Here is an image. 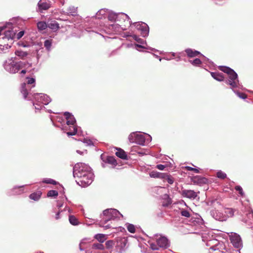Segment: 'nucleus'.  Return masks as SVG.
<instances>
[{
  "label": "nucleus",
  "mask_w": 253,
  "mask_h": 253,
  "mask_svg": "<svg viewBox=\"0 0 253 253\" xmlns=\"http://www.w3.org/2000/svg\"><path fill=\"white\" fill-rule=\"evenodd\" d=\"M73 174L75 177L78 178V183L83 187L90 185L93 181V174L91 168L84 163H77L74 167Z\"/></svg>",
  "instance_id": "nucleus-1"
},
{
  "label": "nucleus",
  "mask_w": 253,
  "mask_h": 253,
  "mask_svg": "<svg viewBox=\"0 0 253 253\" xmlns=\"http://www.w3.org/2000/svg\"><path fill=\"white\" fill-rule=\"evenodd\" d=\"M218 69L228 75L229 80L226 81V84H229L231 88L236 87L238 83L236 73L233 69L226 66H219Z\"/></svg>",
  "instance_id": "nucleus-2"
},
{
  "label": "nucleus",
  "mask_w": 253,
  "mask_h": 253,
  "mask_svg": "<svg viewBox=\"0 0 253 253\" xmlns=\"http://www.w3.org/2000/svg\"><path fill=\"white\" fill-rule=\"evenodd\" d=\"M32 63L28 62L19 61L11 64L10 72L13 74L17 73L22 68L28 69L32 67Z\"/></svg>",
  "instance_id": "nucleus-3"
},
{
  "label": "nucleus",
  "mask_w": 253,
  "mask_h": 253,
  "mask_svg": "<svg viewBox=\"0 0 253 253\" xmlns=\"http://www.w3.org/2000/svg\"><path fill=\"white\" fill-rule=\"evenodd\" d=\"M119 213V211L116 209H110L104 210L103 212V215L104 216L103 218L104 222L102 223L106 224L108 221L115 219L117 217Z\"/></svg>",
  "instance_id": "nucleus-4"
},
{
  "label": "nucleus",
  "mask_w": 253,
  "mask_h": 253,
  "mask_svg": "<svg viewBox=\"0 0 253 253\" xmlns=\"http://www.w3.org/2000/svg\"><path fill=\"white\" fill-rule=\"evenodd\" d=\"M231 242L233 246L236 248H240L242 246V242L240 235L234 233L230 236Z\"/></svg>",
  "instance_id": "nucleus-5"
},
{
  "label": "nucleus",
  "mask_w": 253,
  "mask_h": 253,
  "mask_svg": "<svg viewBox=\"0 0 253 253\" xmlns=\"http://www.w3.org/2000/svg\"><path fill=\"white\" fill-rule=\"evenodd\" d=\"M181 195L183 197L189 199H195L197 196V193L192 190H183L181 192Z\"/></svg>",
  "instance_id": "nucleus-6"
},
{
  "label": "nucleus",
  "mask_w": 253,
  "mask_h": 253,
  "mask_svg": "<svg viewBox=\"0 0 253 253\" xmlns=\"http://www.w3.org/2000/svg\"><path fill=\"white\" fill-rule=\"evenodd\" d=\"M191 181L194 184L201 185L208 182V179L205 177L199 175L193 176L191 178Z\"/></svg>",
  "instance_id": "nucleus-7"
},
{
  "label": "nucleus",
  "mask_w": 253,
  "mask_h": 253,
  "mask_svg": "<svg viewBox=\"0 0 253 253\" xmlns=\"http://www.w3.org/2000/svg\"><path fill=\"white\" fill-rule=\"evenodd\" d=\"M116 247L119 248L120 251H122L127 243V240L126 238H120L117 240Z\"/></svg>",
  "instance_id": "nucleus-8"
},
{
  "label": "nucleus",
  "mask_w": 253,
  "mask_h": 253,
  "mask_svg": "<svg viewBox=\"0 0 253 253\" xmlns=\"http://www.w3.org/2000/svg\"><path fill=\"white\" fill-rule=\"evenodd\" d=\"M102 161L105 163L116 166L117 164V161L114 157L108 156L106 157L103 154L101 155Z\"/></svg>",
  "instance_id": "nucleus-9"
},
{
  "label": "nucleus",
  "mask_w": 253,
  "mask_h": 253,
  "mask_svg": "<svg viewBox=\"0 0 253 253\" xmlns=\"http://www.w3.org/2000/svg\"><path fill=\"white\" fill-rule=\"evenodd\" d=\"M38 6L40 10H47L50 7L49 1L47 0H40Z\"/></svg>",
  "instance_id": "nucleus-10"
},
{
  "label": "nucleus",
  "mask_w": 253,
  "mask_h": 253,
  "mask_svg": "<svg viewBox=\"0 0 253 253\" xmlns=\"http://www.w3.org/2000/svg\"><path fill=\"white\" fill-rule=\"evenodd\" d=\"M115 154L118 157L122 159H127V154L126 152L121 148H117V151L116 152Z\"/></svg>",
  "instance_id": "nucleus-11"
},
{
  "label": "nucleus",
  "mask_w": 253,
  "mask_h": 253,
  "mask_svg": "<svg viewBox=\"0 0 253 253\" xmlns=\"http://www.w3.org/2000/svg\"><path fill=\"white\" fill-rule=\"evenodd\" d=\"M157 243L159 247L165 248L168 244V240L166 237H161L157 239Z\"/></svg>",
  "instance_id": "nucleus-12"
},
{
  "label": "nucleus",
  "mask_w": 253,
  "mask_h": 253,
  "mask_svg": "<svg viewBox=\"0 0 253 253\" xmlns=\"http://www.w3.org/2000/svg\"><path fill=\"white\" fill-rule=\"evenodd\" d=\"M42 193L41 191H38L31 194L29 195V198L35 201H38L41 197Z\"/></svg>",
  "instance_id": "nucleus-13"
},
{
  "label": "nucleus",
  "mask_w": 253,
  "mask_h": 253,
  "mask_svg": "<svg viewBox=\"0 0 253 253\" xmlns=\"http://www.w3.org/2000/svg\"><path fill=\"white\" fill-rule=\"evenodd\" d=\"M211 77L219 82H221L224 80V77L223 74L217 72H211Z\"/></svg>",
  "instance_id": "nucleus-14"
},
{
  "label": "nucleus",
  "mask_w": 253,
  "mask_h": 253,
  "mask_svg": "<svg viewBox=\"0 0 253 253\" xmlns=\"http://www.w3.org/2000/svg\"><path fill=\"white\" fill-rule=\"evenodd\" d=\"M185 52L189 57H194L201 54V53L196 50H193L191 49H187Z\"/></svg>",
  "instance_id": "nucleus-15"
},
{
  "label": "nucleus",
  "mask_w": 253,
  "mask_h": 253,
  "mask_svg": "<svg viewBox=\"0 0 253 253\" xmlns=\"http://www.w3.org/2000/svg\"><path fill=\"white\" fill-rule=\"evenodd\" d=\"M145 142V139L143 135L136 133L135 143L140 145H143Z\"/></svg>",
  "instance_id": "nucleus-16"
},
{
  "label": "nucleus",
  "mask_w": 253,
  "mask_h": 253,
  "mask_svg": "<svg viewBox=\"0 0 253 253\" xmlns=\"http://www.w3.org/2000/svg\"><path fill=\"white\" fill-rule=\"evenodd\" d=\"M16 55L18 56L21 59H25V58L29 55V53L26 51H23L22 50H16L15 52Z\"/></svg>",
  "instance_id": "nucleus-17"
},
{
  "label": "nucleus",
  "mask_w": 253,
  "mask_h": 253,
  "mask_svg": "<svg viewBox=\"0 0 253 253\" xmlns=\"http://www.w3.org/2000/svg\"><path fill=\"white\" fill-rule=\"evenodd\" d=\"M107 236L103 234H97L94 236V238L99 243H102L107 239Z\"/></svg>",
  "instance_id": "nucleus-18"
},
{
  "label": "nucleus",
  "mask_w": 253,
  "mask_h": 253,
  "mask_svg": "<svg viewBox=\"0 0 253 253\" xmlns=\"http://www.w3.org/2000/svg\"><path fill=\"white\" fill-rule=\"evenodd\" d=\"M47 27L53 30H57L59 28V24L55 21H51L50 23H48Z\"/></svg>",
  "instance_id": "nucleus-19"
},
{
  "label": "nucleus",
  "mask_w": 253,
  "mask_h": 253,
  "mask_svg": "<svg viewBox=\"0 0 253 253\" xmlns=\"http://www.w3.org/2000/svg\"><path fill=\"white\" fill-rule=\"evenodd\" d=\"M26 84L23 83L21 84V92L23 95L24 99H26L28 95V91L26 87Z\"/></svg>",
  "instance_id": "nucleus-20"
},
{
  "label": "nucleus",
  "mask_w": 253,
  "mask_h": 253,
  "mask_svg": "<svg viewBox=\"0 0 253 253\" xmlns=\"http://www.w3.org/2000/svg\"><path fill=\"white\" fill-rule=\"evenodd\" d=\"M92 249L94 250H104L105 248L103 244L100 243H94L92 245Z\"/></svg>",
  "instance_id": "nucleus-21"
},
{
  "label": "nucleus",
  "mask_w": 253,
  "mask_h": 253,
  "mask_svg": "<svg viewBox=\"0 0 253 253\" xmlns=\"http://www.w3.org/2000/svg\"><path fill=\"white\" fill-rule=\"evenodd\" d=\"M37 27L39 30H43L47 27V24L43 21L39 22L37 23Z\"/></svg>",
  "instance_id": "nucleus-22"
},
{
  "label": "nucleus",
  "mask_w": 253,
  "mask_h": 253,
  "mask_svg": "<svg viewBox=\"0 0 253 253\" xmlns=\"http://www.w3.org/2000/svg\"><path fill=\"white\" fill-rule=\"evenodd\" d=\"M69 220L70 223L73 225H77L79 223L78 219L74 215H70Z\"/></svg>",
  "instance_id": "nucleus-23"
},
{
  "label": "nucleus",
  "mask_w": 253,
  "mask_h": 253,
  "mask_svg": "<svg viewBox=\"0 0 253 253\" xmlns=\"http://www.w3.org/2000/svg\"><path fill=\"white\" fill-rule=\"evenodd\" d=\"M126 227L129 232L131 233H134L135 232V227L133 224L127 223L126 224Z\"/></svg>",
  "instance_id": "nucleus-24"
},
{
  "label": "nucleus",
  "mask_w": 253,
  "mask_h": 253,
  "mask_svg": "<svg viewBox=\"0 0 253 253\" xmlns=\"http://www.w3.org/2000/svg\"><path fill=\"white\" fill-rule=\"evenodd\" d=\"M105 245L107 249H112L115 245V242L113 240H109L105 243Z\"/></svg>",
  "instance_id": "nucleus-25"
},
{
  "label": "nucleus",
  "mask_w": 253,
  "mask_h": 253,
  "mask_svg": "<svg viewBox=\"0 0 253 253\" xmlns=\"http://www.w3.org/2000/svg\"><path fill=\"white\" fill-rule=\"evenodd\" d=\"M58 195V193L56 190H51L47 192V196L48 197H55Z\"/></svg>",
  "instance_id": "nucleus-26"
},
{
  "label": "nucleus",
  "mask_w": 253,
  "mask_h": 253,
  "mask_svg": "<svg viewBox=\"0 0 253 253\" xmlns=\"http://www.w3.org/2000/svg\"><path fill=\"white\" fill-rule=\"evenodd\" d=\"M136 133L135 132H132L129 134L128 136V140L131 143H135V140H136Z\"/></svg>",
  "instance_id": "nucleus-27"
},
{
  "label": "nucleus",
  "mask_w": 253,
  "mask_h": 253,
  "mask_svg": "<svg viewBox=\"0 0 253 253\" xmlns=\"http://www.w3.org/2000/svg\"><path fill=\"white\" fill-rule=\"evenodd\" d=\"M143 37H145L148 34V27L147 25L143 26L141 28Z\"/></svg>",
  "instance_id": "nucleus-28"
},
{
  "label": "nucleus",
  "mask_w": 253,
  "mask_h": 253,
  "mask_svg": "<svg viewBox=\"0 0 253 253\" xmlns=\"http://www.w3.org/2000/svg\"><path fill=\"white\" fill-rule=\"evenodd\" d=\"M75 123L76 120L73 116H72L69 118L67 119V124L68 125H74Z\"/></svg>",
  "instance_id": "nucleus-29"
},
{
  "label": "nucleus",
  "mask_w": 253,
  "mask_h": 253,
  "mask_svg": "<svg viewBox=\"0 0 253 253\" xmlns=\"http://www.w3.org/2000/svg\"><path fill=\"white\" fill-rule=\"evenodd\" d=\"M216 176L218 178L223 179L226 177V174L222 171H219L217 172Z\"/></svg>",
  "instance_id": "nucleus-30"
},
{
  "label": "nucleus",
  "mask_w": 253,
  "mask_h": 253,
  "mask_svg": "<svg viewBox=\"0 0 253 253\" xmlns=\"http://www.w3.org/2000/svg\"><path fill=\"white\" fill-rule=\"evenodd\" d=\"M234 210L231 208H227L225 210V213L228 216H232L234 215Z\"/></svg>",
  "instance_id": "nucleus-31"
},
{
  "label": "nucleus",
  "mask_w": 253,
  "mask_h": 253,
  "mask_svg": "<svg viewBox=\"0 0 253 253\" xmlns=\"http://www.w3.org/2000/svg\"><path fill=\"white\" fill-rule=\"evenodd\" d=\"M51 40H45L44 42V46L46 47V49L49 50L51 46Z\"/></svg>",
  "instance_id": "nucleus-32"
},
{
  "label": "nucleus",
  "mask_w": 253,
  "mask_h": 253,
  "mask_svg": "<svg viewBox=\"0 0 253 253\" xmlns=\"http://www.w3.org/2000/svg\"><path fill=\"white\" fill-rule=\"evenodd\" d=\"M190 62L195 66H199L202 63V61L199 58H196L193 60L192 61H190Z\"/></svg>",
  "instance_id": "nucleus-33"
},
{
  "label": "nucleus",
  "mask_w": 253,
  "mask_h": 253,
  "mask_svg": "<svg viewBox=\"0 0 253 253\" xmlns=\"http://www.w3.org/2000/svg\"><path fill=\"white\" fill-rule=\"evenodd\" d=\"M160 173V172H157L156 171H152L150 173V176L153 178H159Z\"/></svg>",
  "instance_id": "nucleus-34"
},
{
  "label": "nucleus",
  "mask_w": 253,
  "mask_h": 253,
  "mask_svg": "<svg viewBox=\"0 0 253 253\" xmlns=\"http://www.w3.org/2000/svg\"><path fill=\"white\" fill-rule=\"evenodd\" d=\"M166 180L170 184H173L174 182L173 178L169 174H168V176H167Z\"/></svg>",
  "instance_id": "nucleus-35"
},
{
  "label": "nucleus",
  "mask_w": 253,
  "mask_h": 253,
  "mask_svg": "<svg viewBox=\"0 0 253 253\" xmlns=\"http://www.w3.org/2000/svg\"><path fill=\"white\" fill-rule=\"evenodd\" d=\"M181 214L185 217H189L190 216V212L187 210H182L181 211Z\"/></svg>",
  "instance_id": "nucleus-36"
},
{
  "label": "nucleus",
  "mask_w": 253,
  "mask_h": 253,
  "mask_svg": "<svg viewBox=\"0 0 253 253\" xmlns=\"http://www.w3.org/2000/svg\"><path fill=\"white\" fill-rule=\"evenodd\" d=\"M43 182L45 183L52 184L53 185H56L57 183V182L56 181L52 179H48L47 180H44Z\"/></svg>",
  "instance_id": "nucleus-37"
},
{
  "label": "nucleus",
  "mask_w": 253,
  "mask_h": 253,
  "mask_svg": "<svg viewBox=\"0 0 253 253\" xmlns=\"http://www.w3.org/2000/svg\"><path fill=\"white\" fill-rule=\"evenodd\" d=\"M24 34V31H21L19 32L18 33H17L16 35L15 34V38H16L17 40H19L23 36Z\"/></svg>",
  "instance_id": "nucleus-38"
},
{
  "label": "nucleus",
  "mask_w": 253,
  "mask_h": 253,
  "mask_svg": "<svg viewBox=\"0 0 253 253\" xmlns=\"http://www.w3.org/2000/svg\"><path fill=\"white\" fill-rule=\"evenodd\" d=\"M185 169H187V170L193 171L195 173H199V169H195V168H193L190 167H185Z\"/></svg>",
  "instance_id": "nucleus-39"
},
{
  "label": "nucleus",
  "mask_w": 253,
  "mask_h": 253,
  "mask_svg": "<svg viewBox=\"0 0 253 253\" xmlns=\"http://www.w3.org/2000/svg\"><path fill=\"white\" fill-rule=\"evenodd\" d=\"M235 189L236 191L239 192V193L241 195H242V196L243 195V194H244L242 188L240 186H235Z\"/></svg>",
  "instance_id": "nucleus-40"
},
{
  "label": "nucleus",
  "mask_w": 253,
  "mask_h": 253,
  "mask_svg": "<svg viewBox=\"0 0 253 253\" xmlns=\"http://www.w3.org/2000/svg\"><path fill=\"white\" fill-rule=\"evenodd\" d=\"M133 38L134 40H135L136 41H137L139 43H142L143 42V40L142 39L138 37L136 35H134L133 36Z\"/></svg>",
  "instance_id": "nucleus-41"
},
{
  "label": "nucleus",
  "mask_w": 253,
  "mask_h": 253,
  "mask_svg": "<svg viewBox=\"0 0 253 253\" xmlns=\"http://www.w3.org/2000/svg\"><path fill=\"white\" fill-rule=\"evenodd\" d=\"M77 132V128L74 127V131L72 132H67V134L68 136L75 135Z\"/></svg>",
  "instance_id": "nucleus-42"
},
{
  "label": "nucleus",
  "mask_w": 253,
  "mask_h": 253,
  "mask_svg": "<svg viewBox=\"0 0 253 253\" xmlns=\"http://www.w3.org/2000/svg\"><path fill=\"white\" fill-rule=\"evenodd\" d=\"M168 174L167 173L160 172L159 178L161 179H166L167 176H168Z\"/></svg>",
  "instance_id": "nucleus-43"
},
{
  "label": "nucleus",
  "mask_w": 253,
  "mask_h": 253,
  "mask_svg": "<svg viewBox=\"0 0 253 253\" xmlns=\"http://www.w3.org/2000/svg\"><path fill=\"white\" fill-rule=\"evenodd\" d=\"M28 79L27 84H33L35 82V79L33 78H27Z\"/></svg>",
  "instance_id": "nucleus-44"
},
{
  "label": "nucleus",
  "mask_w": 253,
  "mask_h": 253,
  "mask_svg": "<svg viewBox=\"0 0 253 253\" xmlns=\"http://www.w3.org/2000/svg\"><path fill=\"white\" fill-rule=\"evenodd\" d=\"M156 168L160 170H164L166 166L162 164H159L156 166Z\"/></svg>",
  "instance_id": "nucleus-45"
},
{
  "label": "nucleus",
  "mask_w": 253,
  "mask_h": 253,
  "mask_svg": "<svg viewBox=\"0 0 253 253\" xmlns=\"http://www.w3.org/2000/svg\"><path fill=\"white\" fill-rule=\"evenodd\" d=\"M104 222V219H103V220L100 222V226L104 227L105 229H108V228H111V226L110 225H104L105 224L102 223V222Z\"/></svg>",
  "instance_id": "nucleus-46"
},
{
  "label": "nucleus",
  "mask_w": 253,
  "mask_h": 253,
  "mask_svg": "<svg viewBox=\"0 0 253 253\" xmlns=\"http://www.w3.org/2000/svg\"><path fill=\"white\" fill-rule=\"evenodd\" d=\"M238 95L241 98L245 99V98H247V95L246 94L244 93H239V92H238Z\"/></svg>",
  "instance_id": "nucleus-47"
},
{
  "label": "nucleus",
  "mask_w": 253,
  "mask_h": 253,
  "mask_svg": "<svg viewBox=\"0 0 253 253\" xmlns=\"http://www.w3.org/2000/svg\"><path fill=\"white\" fill-rule=\"evenodd\" d=\"M64 115L66 117V119L69 118L70 117L72 116L70 113L67 112H65Z\"/></svg>",
  "instance_id": "nucleus-48"
},
{
  "label": "nucleus",
  "mask_w": 253,
  "mask_h": 253,
  "mask_svg": "<svg viewBox=\"0 0 253 253\" xmlns=\"http://www.w3.org/2000/svg\"><path fill=\"white\" fill-rule=\"evenodd\" d=\"M59 214H60V211H58L56 214L55 216V218L56 219H58L59 218Z\"/></svg>",
  "instance_id": "nucleus-49"
},
{
  "label": "nucleus",
  "mask_w": 253,
  "mask_h": 253,
  "mask_svg": "<svg viewBox=\"0 0 253 253\" xmlns=\"http://www.w3.org/2000/svg\"><path fill=\"white\" fill-rule=\"evenodd\" d=\"M27 72V70L26 69H24V70H22L21 71V74H26Z\"/></svg>",
  "instance_id": "nucleus-50"
},
{
  "label": "nucleus",
  "mask_w": 253,
  "mask_h": 253,
  "mask_svg": "<svg viewBox=\"0 0 253 253\" xmlns=\"http://www.w3.org/2000/svg\"><path fill=\"white\" fill-rule=\"evenodd\" d=\"M151 247H152V249L153 250H157V249H158L157 248H154V247H153V246H151Z\"/></svg>",
  "instance_id": "nucleus-51"
},
{
  "label": "nucleus",
  "mask_w": 253,
  "mask_h": 253,
  "mask_svg": "<svg viewBox=\"0 0 253 253\" xmlns=\"http://www.w3.org/2000/svg\"><path fill=\"white\" fill-rule=\"evenodd\" d=\"M61 206H62V205H58V207H61Z\"/></svg>",
  "instance_id": "nucleus-52"
},
{
  "label": "nucleus",
  "mask_w": 253,
  "mask_h": 253,
  "mask_svg": "<svg viewBox=\"0 0 253 253\" xmlns=\"http://www.w3.org/2000/svg\"><path fill=\"white\" fill-rule=\"evenodd\" d=\"M77 152L78 153H80V151L77 150Z\"/></svg>",
  "instance_id": "nucleus-53"
},
{
  "label": "nucleus",
  "mask_w": 253,
  "mask_h": 253,
  "mask_svg": "<svg viewBox=\"0 0 253 253\" xmlns=\"http://www.w3.org/2000/svg\"><path fill=\"white\" fill-rule=\"evenodd\" d=\"M137 46H139V47H141V46H140V45H139L138 44H137Z\"/></svg>",
  "instance_id": "nucleus-54"
}]
</instances>
